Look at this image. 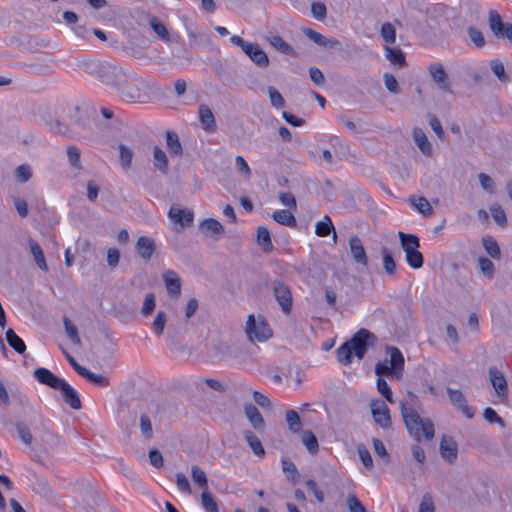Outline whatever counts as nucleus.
Instances as JSON below:
<instances>
[{"label": "nucleus", "instance_id": "8", "mask_svg": "<svg viewBox=\"0 0 512 512\" xmlns=\"http://www.w3.org/2000/svg\"><path fill=\"white\" fill-rule=\"evenodd\" d=\"M246 333L250 339H256L258 341H266L272 335L268 325L263 321L257 323L254 315L248 316Z\"/></svg>", "mask_w": 512, "mask_h": 512}, {"label": "nucleus", "instance_id": "30", "mask_svg": "<svg viewBox=\"0 0 512 512\" xmlns=\"http://www.w3.org/2000/svg\"><path fill=\"white\" fill-rule=\"evenodd\" d=\"M414 141L425 156L432 155V145L423 130H414Z\"/></svg>", "mask_w": 512, "mask_h": 512}, {"label": "nucleus", "instance_id": "42", "mask_svg": "<svg viewBox=\"0 0 512 512\" xmlns=\"http://www.w3.org/2000/svg\"><path fill=\"white\" fill-rule=\"evenodd\" d=\"M380 34L387 44L391 45L396 42V30L391 23H383L381 26Z\"/></svg>", "mask_w": 512, "mask_h": 512}, {"label": "nucleus", "instance_id": "53", "mask_svg": "<svg viewBox=\"0 0 512 512\" xmlns=\"http://www.w3.org/2000/svg\"><path fill=\"white\" fill-rule=\"evenodd\" d=\"M491 215L494 221L501 227H505L507 225V217L506 213L500 205H493L490 208Z\"/></svg>", "mask_w": 512, "mask_h": 512}, {"label": "nucleus", "instance_id": "19", "mask_svg": "<svg viewBox=\"0 0 512 512\" xmlns=\"http://www.w3.org/2000/svg\"><path fill=\"white\" fill-rule=\"evenodd\" d=\"M163 281L169 295L175 298L179 297L181 293V279L178 274L168 269L163 273Z\"/></svg>", "mask_w": 512, "mask_h": 512}, {"label": "nucleus", "instance_id": "3", "mask_svg": "<svg viewBox=\"0 0 512 512\" xmlns=\"http://www.w3.org/2000/svg\"><path fill=\"white\" fill-rule=\"evenodd\" d=\"M400 412L408 433L416 441L431 440L435 434L433 422L429 418H422L419 413L407 402L400 403Z\"/></svg>", "mask_w": 512, "mask_h": 512}, {"label": "nucleus", "instance_id": "26", "mask_svg": "<svg viewBox=\"0 0 512 512\" xmlns=\"http://www.w3.org/2000/svg\"><path fill=\"white\" fill-rule=\"evenodd\" d=\"M268 41L279 52L289 56H297L295 49L290 44H288L281 36L272 35L268 37Z\"/></svg>", "mask_w": 512, "mask_h": 512}, {"label": "nucleus", "instance_id": "62", "mask_svg": "<svg viewBox=\"0 0 512 512\" xmlns=\"http://www.w3.org/2000/svg\"><path fill=\"white\" fill-rule=\"evenodd\" d=\"M140 429H141V433L143 434L144 437H146L147 439H150L152 437V435H153L152 423H151L150 418L145 414H142L140 416Z\"/></svg>", "mask_w": 512, "mask_h": 512}, {"label": "nucleus", "instance_id": "54", "mask_svg": "<svg viewBox=\"0 0 512 512\" xmlns=\"http://www.w3.org/2000/svg\"><path fill=\"white\" fill-rule=\"evenodd\" d=\"M357 452H358V455H359V458L361 460V462L363 463V465L371 470L374 466L373 464V459H372V456L369 452V450L363 445V444H360L357 446Z\"/></svg>", "mask_w": 512, "mask_h": 512}, {"label": "nucleus", "instance_id": "50", "mask_svg": "<svg viewBox=\"0 0 512 512\" xmlns=\"http://www.w3.org/2000/svg\"><path fill=\"white\" fill-rule=\"evenodd\" d=\"M346 504L349 512H367L363 503L353 493L348 494Z\"/></svg>", "mask_w": 512, "mask_h": 512}, {"label": "nucleus", "instance_id": "22", "mask_svg": "<svg viewBox=\"0 0 512 512\" xmlns=\"http://www.w3.org/2000/svg\"><path fill=\"white\" fill-rule=\"evenodd\" d=\"M28 245H29L30 252H31V254L33 256V259H34L35 264L37 265V267L41 271L47 272L48 271V265H47V262H46V259H45L44 252H43L41 246L39 245V243L36 242L34 239H29L28 240Z\"/></svg>", "mask_w": 512, "mask_h": 512}, {"label": "nucleus", "instance_id": "44", "mask_svg": "<svg viewBox=\"0 0 512 512\" xmlns=\"http://www.w3.org/2000/svg\"><path fill=\"white\" fill-rule=\"evenodd\" d=\"M201 502L206 512H218V505L208 490L202 492Z\"/></svg>", "mask_w": 512, "mask_h": 512}, {"label": "nucleus", "instance_id": "33", "mask_svg": "<svg viewBox=\"0 0 512 512\" xmlns=\"http://www.w3.org/2000/svg\"><path fill=\"white\" fill-rule=\"evenodd\" d=\"M6 340L10 347H12L16 352L22 354L26 350V345L24 341L14 332L13 329H8L6 331Z\"/></svg>", "mask_w": 512, "mask_h": 512}, {"label": "nucleus", "instance_id": "36", "mask_svg": "<svg viewBox=\"0 0 512 512\" xmlns=\"http://www.w3.org/2000/svg\"><path fill=\"white\" fill-rule=\"evenodd\" d=\"M199 118L205 128H212L215 124V119L212 110L205 104L199 106Z\"/></svg>", "mask_w": 512, "mask_h": 512}, {"label": "nucleus", "instance_id": "59", "mask_svg": "<svg viewBox=\"0 0 512 512\" xmlns=\"http://www.w3.org/2000/svg\"><path fill=\"white\" fill-rule=\"evenodd\" d=\"M155 296L153 293H147L145 295V299H144V302H143V306H142V309H141V314L144 316V317H147L149 315L152 314V312L154 311L155 309Z\"/></svg>", "mask_w": 512, "mask_h": 512}, {"label": "nucleus", "instance_id": "1", "mask_svg": "<svg viewBox=\"0 0 512 512\" xmlns=\"http://www.w3.org/2000/svg\"><path fill=\"white\" fill-rule=\"evenodd\" d=\"M156 89L157 83L153 79L128 71L127 80L120 85L117 92L126 100L145 103Z\"/></svg>", "mask_w": 512, "mask_h": 512}, {"label": "nucleus", "instance_id": "5", "mask_svg": "<svg viewBox=\"0 0 512 512\" xmlns=\"http://www.w3.org/2000/svg\"><path fill=\"white\" fill-rule=\"evenodd\" d=\"M387 351L390 354V360L378 362L375 366V374L379 377L400 379L404 370V357L396 347H389Z\"/></svg>", "mask_w": 512, "mask_h": 512}, {"label": "nucleus", "instance_id": "31", "mask_svg": "<svg viewBox=\"0 0 512 512\" xmlns=\"http://www.w3.org/2000/svg\"><path fill=\"white\" fill-rule=\"evenodd\" d=\"M272 218L277 223L294 228L297 225L294 215L289 210H278L272 214Z\"/></svg>", "mask_w": 512, "mask_h": 512}, {"label": "nucleus", "instance_id": "41", "mask_svg": "<svg viewBox=\"0 0 512 512\" xmlns=\"http://www.w3.org/2000/svg\"><path fill=\"white\" fill-rule=\"evenodd\" d=\"M286 422L288 424L289 429L293 433H297V432L300 431L302 424H301L300 417H299L298 413L295 410H293V409L287 410V412H286Z\"/></svg>", "mask_w": 512, "mask_h": 512}, {"label": "nucleus", "instance_id": "39", "mask_svg": "<svg viewBox=\"0 0 512 512\" xmlns=\"http://www.w3.org/2000/svg\"><path fill=\"white\" fill-rule=\"evenodd\" d=\"M191 477L194 483L203 488L204 491L208 490V480L206 473L199 466H192Z\"/></svg>", "mask_w": 512, "mask_h": 512}, {"label": "nucleus", "instance_id": "11", "mask_svg": "<svg viewBox=\"0 0 512 512\" xmlns=\"http://www.w3.org/2000/svg\"><path fill=\"white\" fill-rule=\"evenodd\" d=\"M428 71L433 81L436 83L437 87L445 92L451 93V87L448 75L443 67V65L439 62H435L429 65Z\"/></svg>", "mask_w": 512, "mask_h": 512}, {"label": "nucleus", "instance_id": "23", "mask_svg": "<svg viewBox=\"0 0 512 512\" xmlns=\"http://www.w3.org/2000/svg\"><path fill=\"white\" fill-rule=\"evenodd\" d=\"M398 237L400 239L401 247L404 250L405 254L415 252L420 247L419 238L414 234H406L402 231L398 232Z\"/></svg>", "mask_w": 512, "mask_h": 512}, {"label": "nucleus", "instance_id": "52", "mask_svg": "<svg viewBox=\"0 0 512 512\" xmlns=\"http://www.w3.org/2000/svg\"><path fill=\"white\" fill-rule=\"evenodd\" d=\"M150 26L153 29V31L162 39L165 41L169 40V32L165 25L160 22L156 17H153L150 20Z\"/></svg>", "mask_w": 512, "mask_h": 512}, {"label": "nucleus", "instance_id": "56", "mask_svg": "<svg viewBox=\"0 0 512 512\" xmlns=\"http://www.w3.org/2000/svg\"><path fill=\"white\" fill-rule=\"evenodd\" d=\"M67 157L70 164L76 169H82L80 161V150L75 146H69L67 148Z\"/></svg>", "mask_w": 512, "mask_h": 512}, {"label": "nucleus", "instance_id": "48", "mask_svg": "<svg viewBox=\"0 0 512 512\" xmlns=\"http://www.w3.org/2000/svg\"><path fill=\"white\" fill-rule=\"evenodd\" d=\"M16 429L22 442L26 445H31L33 437L28 425L24 422H17Z\"/></svg>", "mask_w": 512, "mask_h": 512}, {"label": "nucleus", "instance_id": "21", "mask_svg": "<svg viewBox=\"0 0 512 512\" xmlns=\"http://www.w3.org/2000/svg\"><path fill=\"white\" fill-rule=\"evenodd\" d=\"M155 249L156 245L152 238L147 236H141L138 238L136 242V251L143 260L149 261Z\"/></svg>", "mask_w": 512, "mask_h": 512}, {"label": "nucleus", "instance_id": "46", "mask_svg": "<svg viewBox=\"0 0 512 512\" xmlns=\"http://www.w3.org/2000/svg\"><path fill=\"white\" fill-rule=\"evenodd\" d=\"M483 246L486 250V252L492 257V258H499L500 257V248L497 243V241L492 237H485L483 238Z\"/></svg>", "mask_w": 512, "mask_h": 512}, {"label": "nucleus", "instance_id": "17", "mask_svg": "<svg viewBox=\"0 0 512 512\" xmlns=\"http://www.w3.org/2000/svg\"><path fill=\"white\" fill-rule=\"evenodd\" d=\"M57 390H60L64 402L74 410L82 408L81 400L77 391L71 387L65 380L61 383Z\"/></svg>", "mask_w": 512, "mask_h": 512}, {"label": "nucleus", "instance_id": "57", "mask_svg": "<svg viewBox=\"0 0 512 512\" xmlns=\"http://www.w3.org/2000/svg\"><path fill=\"white\" fill-rule=\"evenodd\" d=\"M406 261L413 269H419L423 266L424 258L419 250L406 255Z\"/></svg>", "mask_w": 512, "mask_h": 512}, {"label": "nucleus", "instance_id": "63", "mask_svg": "<svg viewBox=\"0 0 512 512\" xmlns=\"http://www.w3.org/2000/svg\"><path fill=\"white\" fill-rule=\"evenodd\" d=\"M120 150V161L124 169H128L131 166L133 153L132 151L127 148L125 145L121 144L119 146Z\"/></svg>", "mask_w": 512, "mask_h": 512}, {"label": "nucleus", "instance_id": "4", "mask_svg": "<svg viewBox=\"0 0 512 512\" xmlns=\"http://www.w3.org/2000/svg\"><path fill=\"white\" fill-rule=\"evenodd\" d=\"M96 115V110L93 107H79L75 106L68 111V120H60L52 115L42 118V122L39 125L46 126H79L88 127L93 124V119Z\"/></svg>", "mask_w": 512, "mask_h": 512}, {"label": "nucleus", "instance_id": "58", "mask_svg": "<svg viewBox=\"0 0 512 512\" xmlns=\"http://www.w3.org/2000/svg\"><path fill=\"white\" fill-rule=\"evenodd\" d=\"M268 94L272 106L276 108H282L285 105L284 98L281 93L273 86L268 87Z\"/></svg>", "mask_w": 512, "mask_h": 512}, {"label": "nucleus", "instance_id": "49", "mask_svg": "<svg viewBox=\"0 0 512 512\" xmlns=\"http://www.w3.org/2000/svg\"><path fill=\"white\" fill-rule=\"evenodd\" d=\"M282 470L287 474V477L292 481L296 482L297 477L299 476L296 465L292 460L288 458L282 459Z\"/></svg>", "mask_w": 512, "mask_h": 512}, {"label": "nucleus", "instance_id": "64", "mask_svg": "<svg viewBox=\"0 0 512 512\" xmlns=\"http://www.w3.org/2000/svg\"><path fill=\"white\" fill-rule=\"evenodd\" d=\"M418 512H435V505L431 494L426 493L422 496Z\"/></svg>", "mask_w": 512, "mask_h": 512}, {"label": "nucleus", "instance_id": "20", "mask_svg": "<svg viewBox=\"0 0 512 512\" xmlns=\"http://www.w3.org/2000/svg\"><path fill=\"white\" fill-rule=\"evenodd\" d=\"M349 248L351 255L356 263L367 266L368 257L366 255L364 246L358 236H352L349 239Z\"/></svg>", "mask_w": 512, "mask_h": 512}, {"label": "nucleus", "instance_id": "12", "mask_svg": "<svg viewBox=\"0 0 512 512\" xmlns=\"http://www.w3.org/2000/svg\"><path fill=\"white\" fill-rule=\"evenodd\" d=\"M489 377L497 396L502 401H506L508 399V385L503 373L496 367H491Z\"/></svg>", "mask_w": 512, "mask_h": 512}, {"label": "nucleus", "instance_id": "10", "mask_svg": "<svg viewBox=\"0 0 512 512\" xmlns=\"http://www.w3.org/2000/svg\"><path fill=\"white\" fill-rule=\"evenodd\" d=\"M274 297L284 313H289L292 309V293L288 285L282 281H273L272 283Z\"/></svg>", "mask_w": 512, "mask_h": 512}, {"label": "nucleus", "instance_id": "29", "mask_svg": "<svg viewBox=\"0 0 512 512\" xmlns=\"http://www.w3.org/2000/svg\"><path fill=\"white\" fill-rule=\"evenodd\" d=\"M257 242L258 245L265 253H269L273 250V244L271 241L270 232L266 227L260 226L257 229Z\"/></svg>", "mask_w": 512, "mask_h": 512}, {"label": "nucleus", "instance_id": "61", "mask_svg": "<svg viewBox=\"0 0 512 512\" xmlns=\"http://www.w3.org/2000/svg\"><path fill=\"white\" fill-rule=\"evenodd\" d=\"M491 70L501 82H506L508 80V77L505 73L504 65L498 59L491 61Z\"/></svg>", "mask_w": 512, "mask_h": 512}, {"label": "nucleus", "instance_id": "24", "mask_svg": "<svg viewBox=\"0 0 512 512\" xmlns=\"http://www.w3.org/2000/svg\"><path fill=\"white\" fill-rule=\"evenodd\" d=\"M244 411L249 422L255 429L260 430L264 428V419L255 405L246 404L244 407Z\"/></svg>", "mask_w": 512, "mask_h": 512}, {"label": "nucleus", "instance_id": "38", "mask_svg": "<svg viewBox=\"0 0 512 512\" xmlns=\"http://www.w3.org/2000/svg\"><path fill=\"white\" fill-rule=\"evenodd\" d=\"M245 438L248 442V445L257 456L264 455V448L260 439L256 435H254L251 431H247L245 432Z\"/></svg>", "mask_w": 512, "mask_h": 512}, {"label": "nucleus", "instance_id": "16", "mask_svg": "<svg viewBox=\"0 0 512 512\" xmlns=\"http://www.w3.org/2000/svg\"><path fill=\"white\" fill-rule=\"evenodd\" d=\"M447 394L451 403L457 406L467 418L474 417V409L467 404L466 398L460 390L447 388Z\"/></svg>", "mask_w": 512, "mask_h": 512}, {"label": "nucleus", "instance_id": "47", "mask_svg": "<svg viewBox=\"0 0 512 512\" xmlns=\"http://www.w3.org/2000/svg\"><path fill=\"white\" fill-rule=\"evenodd\" d=\"M32 177V169L28 164L19 165L15 169V178L19 183H26Z\"/></svg>", "mask_w": 512, "mask_h": 512}, {"label": "nucleus", "instance_id": "45", "mask_svg": "<svg viewBox=\"0 0 512 512\" xmlns=\"http://www.w3.org/2000/svg\"><path fill=\"white\" fill-rule=\"evenodd\" d=\"M167 322L166 314L164 311H158L152 323V330L156 336H161L164 332Z\"/></svg>", "mask_w": 512, "mask_h": 512}, {"label": "nucleus", "instance_id": "40", "mask_svg": "<svg viewBox=\"0 0 512 512\" xmlns=\"http://www.w3.org/2000/svg\"><path fill=\"white\" fill-rule=\"evenodd\" d=\"M302 443L306 446L307 450L314 454L318 451V440L312 431L306 430L302 433Z\"/></svg>", "mask_w": 512, "mask_h": 512}, {"label": "nucleus", "instance_id": "7", "mask_svg": "<svg viewBox=\"0 0 512 512\" xmlns=\"http://www.w3.org/2000/svg\"><path fill=\"white\" fill-rule=\"evenodd\" d=\"M371 415L376 425L380 428L387 430L392 426L390 409L387 404L380 399H375L370 402Z\"/></svg>", "mask_w": 512, "mask_h": 512}, {"label": "nucleus", "instance_id": "60", "mask_svg": "<svg viewBox=\"0 0 512 512\" xmlns=\"http://www.w3.org/2000/svg\"><path fill=\"white\" fill-rule=\"evenodd\" d=\"M478 179L483 190H485L489 194L495 193V183L489 175L485 173H479Z\"/></svg>", "mask_w": 512, "mask_h": 512}, {"label": "nucleus", "instance_id": "9", "mask_svg": "<svg viewBox=\"0 0 512 512\" xmlns=\"http://www.w3.org/2000/svg\"><path fill=\"white\" fill-rule=\"evenodd\" d=\"M489 27L499 38H507L512 42V24L503 23L500 14L495 10L489 11Z\"/></svg>", "mask_w": 512, "mask_h": 512}, {"label": "nucleus", "instance_id": "27", "mask_svg": "<svg viewBox=\"0 0 512 512\" xmlns=\"http://www.w3.org/2000/svg\"><path fill=\"white\" fill-rule=\"evenodd\" d=\"M332 231L334 232V240H336L337 235L335 232V228L331 218L328 215H325L323 219L321 221H318L315 225V234L319 237H326Z\"/></svg>", "mask_w": 512, "mask_h": 512}, {"label": "nucleus", "instance_id": "14", "mask_svg": "<svg viewBox=\"0 0 512 512\" xmlns=\"http://www.w3.org/2000/svg\"><path fill=\"white\" fill-rule=\"evenodd\" d=\"M244 53L250 58V60L260 68H267L269 66V58L266 52L257 43L250 42L247 45Z\"/></svg>", "mask_w": 512, "mask_h": 512}, {"label": "nucleus", "instance_id": "35", "mask_svg": "<svg viewBox=\"0 0 512 512\" xmlns=\"http://www.w3.org/2000/svg\"><path fill=\"white\" fill-rule=\"evenodd\" d=\"M153 158L155 168H157L162 173H166L168 170V160L165 152L161 148L155 146L153 151Z\"/></svg>", "mask_w": 512, "mask_h": 512}, {"label": "nucleus", "instance_id": "28", "mask_svg": "<svg viewBox=\"0 0 512 512\" xmlns=\"http://www.w3.org/2000/svg\"><path fill=\"white\" fill-rule=\"evenodd\" d=\"M409 202L424 217H430L433 214V208L425 197L412 196L409 198Z\"/></svg>", "mask_w": 512, "mask_h": 512}, {"label": "nucleus", "instance_id": "37", "mask_svg": "<svg viewBox=\"0 0 512 512\" xmlns=\"http://www.w3.org/2000/svg\"><path fill=\"white\" fill-rule=\"evenodd\" d=\"M353 354L354 352L347 341L336 350L337 359L343 365L351 363Z\"/></svg>", "mask_w": 512, "mask_h": 512}, {"label": "nucleus", "instance_id": "43", "mask_svg": "<svg viewBox=\"0 0 512 512\" xmlns=\"http://www.w3.org/2000/svg\"><path fill=\"white\" fill-rule=\"evenodd\" d=\"M382 258H383V266L387 274L392 275L396 270V263L393 259L392 253L386 247L381 250Z\"/></svg>", "mask_w": 512, "mask_h": 512}, {"label": "nucleus", "instance_id": "2", "mask_svg": "<svg viewBox=\"0 0 512 512\" xmlns=\"http://www.w3.org/2000/svg\"><path fill=\"white\" fill-rule=\"evenodd\" d=\"M82 67L87 73L94 75L103 84L116 91L127 80L128 70L117 63L89 61L84 62Z\"/></svg>", "mask_w": 512, "mask_h": 512}, {"label": "nucleus", "instance_id": "6", "mask_svg": "<svg viewBox=\"0 0 512 512\" xmlns=\"http://www.w3.org/2000/svg\"><path fill=\"white\" fill-rule=\"evenodd\" d=\"M375 340L376 337L373 333L367 329L362 328L347 342L353 350L355 356L359 359H362L367 351L368 346L372 345Z\"/></svg>", "mask_w": 512, "mask_h": 512}, {"label": "nucleus", "instance_id": "18", "mask_svg": "<svg viewBox=\"0 0 512 512\" xmlns=\"http://www.w3.org/2000/svg\"><path fill=\"white\" fill-rule=\"evenodd\" d=\"M34 377L35 379L44 385L49 386L52 389L57 390L58 387L61 385L64 379L59 378L58 376L54 375L50 370L46 368H37L34 371Z\"/></svg>", "mask_w": 512, "mask_h": 512}, {"label": "nucleus", "instance_id": "13", "mask_svg": "<svg viewBox=\"0 0 512 512\" xmlns=\"http://www.w3.org/2000/svg\"><path fill=\"white\" fill-rule=\"evenodd\" d=\"M168 217L175 224H179L182 228L188 227L193 223L194 213L187 208H180L176 205L171 206Z\"/></svg>", "mask_w": 512, "mask_h": 512}, {"label": "nucleus", "instance_id": "32", "mask_svg": "<svg viewBox=\"0 0 512 512\" xmlns=\"http://www.w3.org/2000/svg\"><path fill=\"white\" fill-rule=\"evenodd\" d=\"M200 230L207 235H220L224 228L216 219L208 218L200 224Z\"/></svg>", "mask_w": 512, "mask_h": 512}, {"label": "nucleus", "instance_id": "51", "mask_svg": "<svg viewBox=\"0 0 512 512\" xmlns=\"http://www.w3.org/2000/svg\"><path fill=\"white\" fill-rule=\"evenodd\" d=\"M63 322H64L66 334L69 337V339L71 340V342L75 345H80L81 339L78 335L77 328L71 323V321L67 317H64Z\"/></svg>", "mask_w": 512, "mask_h": 512}, {"label": "nucleus", "instance_id": "55", "mask_svg": "<svg viewBox=\"0 0 512 512\" xmlns=\"http://www.w3.org/2000/svg\"><path fill=\"white\" fill-rule=\"evenodd\" d=\"M377 389L378 392L389 402L394 403V399L392 396V391L386 380L379 377L377 379Z\"/></svg>", "mask_w": 512, "mask_h": 512}, {"label": "nucleus", "instance_id": "15", "mask_svg": "<svg viewBox=\"0 0 512 512\" xmlns=\"http://www.w3.org/2000/svg\"><path fill=\"white\" fill-rule=\"evenodd\" d=\"M441 457L449 463H454L458 456V446L453 437L444 435L439 446Z\"/></svg>", "mask_w": 512, "mask_h": 512}, {"label": "nucleus", "instance_id": "25", "mask_svg": "<svg viewBox=\"0 0 512 512\" xmlns=\"http://www.w3.org/2000/svg\"><path fill=\"white\" fill-rule=\"evenodd\" d=\"M385 57L390 61V63L399 68H403L406 66L405 54L399 48H392L389 46L385 47Z\"/></svg>", "mask_w": 512, "mask_h": 512}, {"label": "nucleus", "instance_id": "34", "mask_svg": "<svg viewBox=\"0 0 512 512\" xmlns=\"http://www.w3.org/2000/svg\"><path fill=\"white\" fill-rule=\"evenodd\" d=\"M166 142L171 154L176 156H180L182 154V147L179 141V136L175 132L167 130Z\"/></svg>", "mask_w": 512, "mask_h": 512}]
</instances>
